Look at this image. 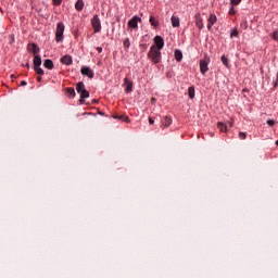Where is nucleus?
Segmentation results:
<instances>
[{"label": "nucleus", "mask_w": 278, "mask_h": 278, "mask_svg": "<svg viewBox=\"0 0 278 278\" xmlns=\"http://www.w3.org/2000/svg\"><path fill=\"white\" fill-rule=\"evenodd\" d=\"M148 58L153 64H160L162 62V50L157 49L155 46H151Z\"/></svg>", "instance_id": "nucleus-1"}, {"label": "nucleus", "mask_w": 278, "mask_h": 278, "mask_svg": "<svg viewBox=\"0 0 278 278\" xmlns=\"http://www.w3.org/2000/svg\"><path fill=\"white\" fill-rule=\"evenodd\" d=\"M64 23L59 22L56 24V30H55V40L56 42H62L64 40Z\"/></svg>", "instance_id": "nucleus-2"}, {"label": "nucleus", "mask_w": 278, "mask_h": 278, "mask_svg": "<svg viewBox=\"0 0 278 278\" xmlns=\"http://www.w3.org/2000/svg\"><path fill=\"white\" fill-rule=\"evenodd\" d=\"M138 23H142V18L138 15L132 16L131 20L128 21V28L138 31Z\"/></svg>", "instance_id": "nucleus-3"}, {"label": "nucleus", "mask_w": 278, "mask_h": 278, "mask_svg": "<svg viewBox=\"0 0 278 278\" xmlns=\"http://www.w3.org/2000/svg\"><path fill=\"white\" fill-rule=\"evenodd\" d=\"M91 25L94 34H99V31H101V20L97 14L91 18Z\"/></svg>", "instance_id": "nucleus-4"}, {"label": "nucleus", "mask_w": 278, "mask_h": 278, "mask_svg": "<svg viewBox=\"0 0 278 278\" xmlns=\"http://www.w3.org/2000/svg\"><path fill=\"white\" fill-rule=\"evenodd\" d=\"M152 47H155L159 49V51H162L164 49V38L162 36L157 35L154 37V45Z\"/></svg>", "instance_id": "nucleus-5"}, {"label": "nucleus", "mask_w": 278, "mask_h": 278, "mask_svg": "<svg viewBox=\"0 0 278 278\" xmlns=\"http://www.w3.org/2000/svg\"><path fill=\"white\" fill-rule=\"evenodd\" d=\"M80 73L81 75L89 77V79H94V72L88 66H83Z\"/></svg>", "instance_id": "nucleus-6"}, {"label": "nucleus", "mask_w": 278, "mask_h": 278, "mask_svg": "<svg viewBox=\"0 0 278 278\" xmlns=\"http://www.w3.org/2000/svg\"><path fill=\"white\" fill-rule=\"evenodd\" d=\"M27 49L30 53H34V55H38V53H40V47L36 43H28Z\"/></svg>", "instance_id": "nucleus-7"}, {"label": "nucleus", "mask_w": 278, "mask_h": 278, "mask_svg": "<svg viewBox=\"0 0 278 278\" xmlns=\"http://www.w3.org/2000/svg\"><path fill=\"white\" fill-rule=\"evenodd\" d=\"M207 61L205 60H200V73L202 75H205L210 71V67L207 66Z\"/></svg>", "instance_id": "nucleus-8"}, {"label": "nucleus", "mask_w": 278, "mask_h": 278, "mask_svg": "<svg viewBox=\"0 0 278 278\" xmlns=\"http://www.w3.org/2000/svg\"><path fill=\"white\" fill-rule=\"evenodd\" d=\"M61 64H65V66H71L73 64V56L65 54L64 56L61 58Z\"/></svg>", "instance_id": "nucleus-9"}, {"label": "nucleus", "mask_w": 278, "mask_h": 278, "mask_svg": "<svg viewBox=\"0 0 278 278\" xmlns=\"http://www.w3.org/2000/svg\"><path fill=\"white\" fill-rule=\"evenodd\" d=\"M79 94H80L79 103L81 105H84L86 103L85 99H88V97H90V92L85 89V90L80 91Z\"/></svg>", "instance_id": "nucleus-10"}, {"label": "nucleus", "mask_w": 278, "mask_h": 278, "mask_svg": "<svg viewBox=\"0 0 278 278\" xmlns=\"http://www.w3.org/2000/svg\"><path fill=\"white\" fill-rule=\"evenodd\" d=\"M195 18V27H198V29H203V18L201 17V13H197L194 15Z\"/></svg>", "instance_id": "nucleus-11"}, {"label": "nucleus", "mask_w": 278, "mask_h": 278, "mask_svg": "<svg viewBox=\"0 0 278 278\" xmlns=\"http://www.w3.org/2000/svg\"><path fill=\"white\" fill-rule=\"evenodd\" d=\"M216 21H217V17H216V15H214V14H211L210 16H208V18H207V29H208V31H210V29H212V27H214V24L216 23Z\"/></svg>", "instance_id": "nucleus-12"}, {"label": "nucleus", "mask_w": 278, "mask_h": 278, "mask_svg": "<svg viewBox=\"0 0 278 278\" xmlns=\"http://www.w3.org/2000/svg\"><path fill=\"white\" fill-rule=\"evenodd\" d=\"M33 64H34V68H37V67L41 66L42 65V58H40V55L36 54L34 56Z\"/></svg>", "instance_id": "nucleus-13"}, {"label": "nucleus", "mask_w": 278, "mask_h": 278, "mask_svg": "<svg viewBox=\"0 0 278 278\" xmlns=\"http://www.w3.org/2000/svg\"><path fill=\"white\" fill-rule=\"evenodd\" d=\"M125 84H126V92H132L134 91V83L131 80H129V78H125L124 79Z\"/></svg>", "instance_id": "nucleus-14"}, {"label": "nucleus", "mask_w": 278, "mask_h": 278, "mask_svg": "<svg viewBox=\"0 0 278 278\" xmlns=\"http://www.w3.org/2000/svg\"><path fill=\"white\" fill-rule=\"evenodd\" d=\"M65 94L68 99H75V89L72 87L65 88Z\"/></svg>", "instance_id": "nucleus-15"}, {"label": "nucleus", "mask_w": 278, "mask_h": 278, "mask_svg": "<svg viewBox=\"0 0 278 278\" xmlns=\"http://www.w3.org/2000/svg\"><path fill=\"white\" fill-rule=\"evenodd\" d=\"M43 66L45 68H48V71H53L54 68L53 61L50 59L45 60Z\"/></svg>", "instance_id": "nucleus-16"}, {"label": "nucleus", "mask_w": 278, "mask_h": 278, "mask_svg": "<svg viewBox=\"0 0 278 278\" xmlns=\"http://www.w3.org/2000/svg\"><path fill=\"white\" fill-rule=\"evenodd\" d=\"M174 55L176 62H181V60H184V53L181 52V50H175Z\"/></svg>", "instance_id": "nucleus-17"}, {"label": "nucleus", "mask_w": 278, "mask_h": 278, "mask_svg": "<svg viewBox=\"0 0 278 278\" xmlns=\"http://www.w3.org/2000/svg\"><path fill=\"white\" fill-rule=\"evenodd\" d=\"M113 118H117L118 121H123L124 123H131L129 116L127 115H114Z\"/></svg>", "instance_id": "nucleus-18"}, {"label": "nucleus", "mask_w": 278, "mask_h": 278, "mask_svg": "<svg viewBox=\"0 0 278 278\" xmlns=\"http://www.w3.org/2000/svg\"><path fill=\"white\" fill-rule=\"evenodd\" d=\"M84 90H86V85H84V81L77 83L76 91L78 92V94H80V92H84Z\"/></svg>", "instance_id": "nucleus-19"}, {"label": "nucleus", "mask_w": 278, "mask_h": 278, "mask_svg": "<svg viewBox=\"0 0 278 278\" xmlns=\"http://www.w3.org/2000/svg\"><path fill=\"white\" fill-rule=\"evenodd\" d=\"M162 123L164 127H170V125H173V118H170L169 116H165Z\"/></svg>", "instance_id": "nucleus-20"}, {"label": "nucleus", "mask_w": 278, "mask_h": 278, "mask_svg": "<svg viewBox=\"0 0 278 278\" xmlns=\"http://www.w3.org/2000/svg\"><path fill=\"white\" fill-rule=\"evenodd\" d=\"M75 9L77 10V12H81V10H84V0H77Z\"/></svg>", "instance_id": "nucleus-21"}, {"label": "nucleus", "mask_w": 278, "mask_h": 278, "mask_svg": "<svg viewBox=\"0 0 278 278\" xmlns=\"http://www.w3.org/2000/svg\"><path fill=\"white\" fill-rule=\"evenodd\" d=\"M150 24L152 25V27H154L155 29H157V27L160 26V22H157V20H155V17L153 15L150 16Z\"/></svg>", "instance_id": "nucleus-22"}, {"label": "nucleus", "mask_w": 278, "mask_h": 278, "mask_svg": "<svg viewBox=\"0 0 278 278\" xmlns=\"http://www.w3.org/2000/svg\"><path fill=\"white\" fill-rule=\"evenodd\" d=\"M170 21H172V26L173 27H179V17L173 15Z\"/></svg>", "instance_id": "nucleus-23"}, {"label": "nucleus", "mask_w": 278, "mask_h": 278, "mask_svg": "<svg viewBox=\"0 0 278 278\" xmlns=\"http://www.w3.org/2000/svg\"><path fill=\"white\" fill-rule=\"evenodd\" d=\"M217 129L219 131H227V125H225L223 122L217 123Z\"/></svg>", "instance_id": "nucleus-24"}, {"label": "nucleus", "mask_w": 278, "mask_h": 278, "mask_svg": "<svg viewBox=\"0 0 278 278\" xmlns=\"http://www.w3.org/2000/svg\"><path fill=\"white\" fill-rule=\"evenodd\" d=\"M189 99H194V86L188 88Z\"/></svg>", "instance_id": "nucleus-25"}, {"label": "nucleus", "mask_w": 278, "mask_h": 278, "mask_svg": "<svg viewBox=\"0 0 278 278\" xmlns=\"http://www.w3.org/2000/svg\"><path fill=\"white\" fill-rule=\"evenodd\" d=\"M124 49H129L131 47V42L129 41V38H125L123 40Z\"/></svg>", "instance_id": "nucleus-26"}, {"label": "nucleus", "mask_w": 278, "mask_h": 278, "mask_svg": "<svg viewBox=\"0 0 278 278\" xmlns=\"http://www.w3.org/2000/svg\"><path fill=\"white\" fill-rule=\"evenodd\" d=\"M34 71L39 76L45 75V70H42L40 66L39 67H34Z\"/></svg>", "instance_id": "nucleus-27"}, {"label": "nucleus", "mask_w": 278, "mask_h": 278, "mask_svg": "<svg viewBox=\"0 0 278 278\" xmlns=\"http://www.w3.org/2000/svg\"><path fill=\"white\" fill-rule=\"evenodd\" d=\"M222 62H223L224 66H226V68H229V60L227 59V56L223 55Z\"/></svg>", "instance_id": "nucleus-28"}, {"label": "nucleus", "mask_w": 278, "mask_h": 278, "mask_svg": "<svg viewBox=\"0 0 278 278\" xmlns=\"http://www.w3.org/2000/svg\"><path fill=\"white\" fill-rule=\"evenodd\" d=\"M238 11L236 10V5H231V8L229 9V15L230 16H235V14L237 13Z\"/></svg>", "instance_id": "nucleus-29"}, {"label": "nucleus", "mask_w": 278, "mask_h": 278, "mask_svg": "<svg viewBox=\"0 0 278 278\" xmlns=\"http://www.w3.org/2000/svg\"><path fill=\"white\" fill-rule=\"evenodd\" d=\"M270 37L273 38V40H276V42H278V30H275Z\"/></svg>", "instance_id": "nucleus-30"}, {"label": "nucleus", "mask_w": 278, "mask_h": 278, "mask_svg": "<svg viewBox=\"0 0 278 278\" xmlns=\"http://www.w3.org/2000/svg\"><path fill=\"white\" fill-rule=\"evenodd\" d=\"M242 3V0H230V5H240Z\"/></svg>", "instance_id": "nucleus-31"}, {"label": "nucleus", "mask_w": 278, "mask_h": 278, "mask_svg": "<svg viewBox=\"0 0 278 278\" xmlns=\"http://www.w3.org/2000/svg\"><path fill=\"white\" fill-rule=\"evenodd\" d=\"M230 38H238V29H233L230 34Z\"/></svg>", "instance_id": "nucleus-32"}, {"label": "nucleus", "mask_w": 278, "mask_h": 278, "mask_svg": "<svg viewBox=\"0 0 278 278\" xmlns=\"http://www.w3.org/2000/svg\"><path fill=\"white\" fill-rule=\"evenodd\" d=\"M140 49H141V51H142V53H144V51H147V49H148V45L147 43H140Z\"/></svg>", "instance_id": "nucleus-33"}, {"label": "nucleus", "mask_w": 278, "mask_h": 278, "mask_svg": "<svg viewBox=\"0 0 278 278\" xmlns=\"http://www.w3.org/2000/svg\"><path fill=\"white\" fill-rule=\"evenodd\" d=\"M240 140H247V132H239Z\"/></svg>", "instance_id": "nucleus-34"}, {"label": "nucleus", "mask_w": 278, "mask_h": 278, "mask_svg": "<svg viewBox=\"0 0 278 278\" xmlns=\"http://www.w3.org/2000/svg\"><path fill=\"white\" fill-rule=\"evenodd\" d=\"M63 0H52L53 5H62Z\"/></svg>", "instance_id": "nucleus-35"}, {"label": "nucleus", "mask_w": 278, "mask_h": 278, "mask_svg": "<svg viewBox=\"0 0 278 278\" xmlns=\"http://www.w3.org/2000/svg\"><path fill=\"white\" fill-rule=\"evenodd\" d=\"M267 125H269V127H274L275 126V121L274 119H268Z\"/></svg>", "instance_id": "nucleus-36"}, {"label": "nucleus", "mask_w": 278, "mask_h": 278, "mask_svg": "<svg viewBox=\"0 0 278 278\" xmlns=\"http://www.w3.org/2000/svg\"><path fill=\"white\" fill-rule=\"evenodd\" d=\"M96 50L98 51V53H103V48L102 47H97Z\"/></svg>", "instance_id": "nucleus-37"}, {"label": "nucleus", "mask_w": 278, "mask_h": 278, "mask_svg": "<svg viewBox=\"0 0 278 278\" xmlns=\"http://www.w3.org/2000/svg\"><path fill=\"white\" fill-rule=\"evenodd\" d=\"M149 123H150V125H154L155 124V119H153V117H149Z\"/></svg>", "instance_id": "nucleus-38"}, {"label": "nucleus", "mask_w": 278, "mask_h": 278, "mask_svg": "<svg viewBox=\"0 0 278 278\" xmlns=\"http://www.w3.org/2000/svg\"><path fill=\"white\" fill-rule=\"evenodd\" d=\"M277 84H278L277 80H274V81H273V88H274V89L277 88Z\"/></svg>", "instance_id": "nucleus-39"}, {"label": "nucleus", "mask_w": 278, "mask_h": 278, "mask_svg": "<svg viewBox=\"0 0 278 278\" xmlns=\"http://www.w3.org/2000/svg\"><path fill=\"white\" fill-rule=\"evenodd\" d=\"M26 85H27V81H25V80H22L20 84V86H26Z\"/></svg>", "instance_id": "nucleus-40"}, {"label": "nucleus", "mask_w": 278, "mask_h": 278, "mask_svg": "<svg viewBox=\"0 0 278 278\" xmlns=\"http://www.w3.org/2000/svg\"><path fill=\"white\" fill-rule=\"evenodd\" d=\"M37 81L40 84V81H42V77L38 76Z\"/></svg>", "instance_id": "nucleus-41"}, {"label": "nucleus", "mask_w": 278, "mask_h": 278, "mask_svg": "<svg viewBox=\"0 0 278 278\" xmlns=\"http://www.w3.org/2000/svg\"><path fill=\"white\" fill-rule=\"evenodd\" d=\"M11 79H16V76L14 74H12Z\"/></svg>", "instance_id": "nucleus-42"}, {"label": "nucleus", "mask_w": 278, "mask_h": 278, "mask_svg": "<svg viewBox=\"0 0 278 278\" xmlns=\"http://www.w3.org/2000/svg\"><path fill=\"white\" fill-rule=\"evenodd\" d=\"M24 66H25L26 68H29V63H26Z\"/></svg>", "instance_id": "nucleus-43"}, {"label": "nucleus", "mask_w": 278, "mask_h": 278, "mask_svg": "<svg viewBox=\"0 0 278 278\" xmlns=\"http://www.w3.org/2000/svg\"><path fill=\"white\" fill-rule=\"evenodd\" d=\"M92 103H99V100H92Z\"/></svg>", "instance_id": "nucleus-44"}]
</instances>
